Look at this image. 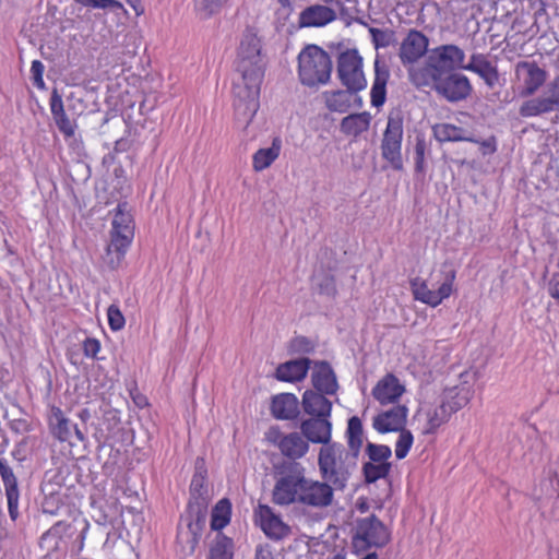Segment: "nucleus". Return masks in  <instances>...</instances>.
Masks as SVG:
<instances>
[{"mask_svg": "<svg viewBox=\"0 0 559 559\" xmlns=\"http://www.w3.org/2000/svg\"><path fill=\"white\" fill-rule=\"evenodd\" d=\"M265 58L261 40L253 28H247L241 37L237 55L236 70L240 74L235 81L234 108L236 118L246 126L259 109V95L264 76Z\"/></svg>", "mask_w": 559, "mask_h": 559, "instance_id": "obj_1", "label": "nucleus"}, {"mask_svg": "<svg viewBox=\"0 0 559 559\" xmlns=\"http://www.w3.org/2000/svg\"><path fill=\"white\" fill-rule=\"evenodd\" d=\"M464 51L456 45H441L428 51L423 66L408 69L409 80L417 87L431 84V80L462 69Z\"/></svg>", "mask_w": 559, "mask_h": 559, "instance_id": "obj_2", "label": "nucleus"}, {"mask_svg": "<svg viewBox=\"0 0 559 559\" xmlns=\"http://www.w3.org/2000/svg\"><path fill=\"white\" fill-rule=\"evenodd\" d=\"M358 456L340 443L322 447L318 455V465L321 477L336 490L346 487L347 481L357 467Z\"/></svg>", "mask_w": 559, "mask_h": 559, "instance_id": "obj_3", "label": "nucleus"}, {"mask_svg": "<svg viewBox=\"0 0 559 559\" xmlns=\"http://www.w3.org/2000/svg\"><path fill=\"white\" fill-rule=\"evenodd\" d=\"M306 484V468L301 464L283 465L272 490V501L282 507L301 504Z\"/></svg>", "mask_w": 559, "mask_h": 559, "instance_id": "obj_4", "label": "nucleus"}, {"mask_svg": "<svg viewBox=\"0 0 559 559\" xmlns=\"http://www.w3.org/2000/svg\"><path fill=\"white\" fill-rule=\"evenodd\" d=\"M332 60L326 51L317 45L306 46L298 56V73L304 85L314 86L330 80Z\"/></svg>", "mask_w": 559, "mask_h": 559, "instance_id": "obj_5", "label": "nucleus"}, {"mask_svg": "<svg viewBox=\"0 0 559 559\" xmlns=\"http://www.w3.org/2000/svg\"><path fill=\"white\" fill-rule=\"evenodd\" d=\"M132 216L124 211L121 205L112 219L111 240L107 246L105 262L111 267L117 269L130 246L133 238Z\"/></svg>", "mask_w": 559, "mask_h": 559, "instance_id": "obj_6", "label": "nucleus"}, {"mask_svg": "<svg viewBox=\"0 0 559 559\" xmlns=\"http://www.w3.org/2000/svg\"><path fill=\"white\" fill-rule=\"evenodd\" d=\"M337 75L346 88L359 92L366 88L367 80L362 71V58L356 49H347L337 59Z\"/></svg>", "mask_w": 559, "mask_h": 559, "instance_id": "obj_7", "label": "nucleus"}, {"mask_svg": "<svg viewBox=\"0 0 559 559\" xmlns=\"http://www.w3.org/2000/svg\"><path fill=\"white\" fill-rule=\"evenodd\" d=\"M403 138V119L399 115H390L386 129L381 143L382 157L386 159L395 170L403 168L401 154Z\"/></svg>", "mask_w": 559, "mask_h": 559, "instance_id": "obj_8", "label": "nucleus"}, {"mask_svg": "<svg viewBox=\"0 0 559 559\" xmlns=\"http://www.w3.org/2000/svg\"><path fill=\"white\" fill-rule=\"evenodd\" d=\"M390 540V534L383 523L376 516L370 515L357 522L354 537L355 547H382Z\"/></svg>", "mask_w": 559, "mask_h": 559, "instance_id": "obj_9", "label": "nucleus"}, {"mask_svg": "<svg viewBox=\"0 0 559 559\" xmlns=\"http://www.w3.org/2000/svg\"><path fill=\"white\" fill-rule=\"evenodd\" d=\"M429 86L451 103L467 98L472 92L469 80L455 71L431 80Z\"/></svg>", "mask_w": 559, "mask_h": 559, "instance_id": "obj_10", "label": "nucleus"}, {"mask_svg": "<svg viewBox=\"0 0 559 559\" xmlns=\"http://www.w3.org/2000/svg\"><path fill=\"white\" fill-rule=\"evenodd\" d=\"M551 111H559V75L548 83L542 96L524 102L519 110L522 117L540 116Z\"/></svg>", "mask_w": 559, "mask_h": 559, "instance_id": "obj_11", "label": "nucleus"}, {"mask_svg": "<svg viewBox=\"0 0 559 559\" xmlns=\"http://www.w3.org/2000/svg\"><path fill=\"white\" fill-rule=\"evenodd\" d=\"M455 280V271L451 270L445 274L443 283L437 290L428 288L426 281L415 277L411 280V288L416 300L437 307L452 293V285Z\"/></svg>", "mask_w": 559, "mask_h": 559, "instance_id": "obj_12", "label": "nucleus"}, {"mask_svg": "<svg viewBox=\"0 0 559 559\" xmlns=\"http://www.w3.org/2000/svg\"><path fill=\"white\" fill-rule=\"evenodd\" d=\"M515 78L521 83L520 96L534 95L547 80V72L534 61H520L515 66Z\"/></svg>", "mask_w": 559, "mask_h": 559, "instance_id": "obj_13", "label": "nucleus"}, {"mask_svg": "<svg viewBox=\"0 0 559 559\" xmlns=\"http://www.w3.org/2000/svg\"><path fill=\"white\" fill-rule=\"evenodd\" d=\"M267 439L277 445L284 456L290 460L301 459L309 450V442L302 433L290 432L283 435L280 430L272 429L267 435Z\"/></svg>", "mask_w": 559, "mask_h": 559, "instance_id": "obj_14", "label": "nucleus"}, {"mask_svg": "<svg viewBox=\"0 0 559 559\" xmlns=\"http://www.w3.org/2000/svg\"><path fill=\"white\" fill-rule=\"evenodd\" d=\"M429 39L421 32L411 29L407 36L403 39L399 57L404 66L409 68L415 67L414 64L428 52Z\"/></svg>", "mask_w": 559, "mask_h": 559, "instance_id": "obj_15", "label": "nucleus"}, {"mask_svg": "<svg viewBox=\"0 0 559 559\" xmlns=\"http://www.w3.org/2000/svg\"><path fill=\"white\" fill-rule=\"evenodd\" d=\"M336 490L326 480L320 481L307 477V484L301 504L311 508H326L333 502V491Z\"/></svg>", "mask_w": 559, "mask_h": 559, "instance_id": "obj_16", "label": "nucleus"}, {"mask_svg": "<svg viewBox=\"0 0 559 559\" xmlns=\"http://www.w3.org/2000/svg\"><path fill=\"white\" fill-rule=\"evenodd\" d=\"M257 516L262 531L269 538L280 540L290 534V527L282 521L280 515L274 513L271 507L259 504Z\"/></svg>", "mask_w": 559, "mask_h": 559, "instance_id": "obj_17", "label": "nucleus"}, {"mask_svg": "<svg viewBox=\"0 0 559 559\" xmlns=\"http://www.w3.org/2000/svg\"><path fill=\"white\" fill-rule=\"evenodd\" d=\"M408 408L405 405L393 406L373 417L372 426L380 433L401 431L405 428Z\"/></svg>", "mask_w": 559, "mask_h": 559, "instance_id": "obj_18", "label": "nucleus"}, {"mask_svg": "<svg viewBox=\"0 0 559 559\" xmlns=\"http://www.w3.org/2000/svg\"><path fill=\"white\" fill-rule=\"evenodd\" d=\"M49 428L52 436L61 442H69L72 444L73 437H75L80 442L84 441V433L76 425H72L58 407H52L51 409V414L49 416Z\"/></svg>", "mask_w": 559, "mask_h": 559, "instance_id": "obj_19", "label": "nucleus"}, {"mask_svg": "<svg viewBox=\"0 0 559 559\" xmlns=\"http://www.w3.org/2000/svg\"><path fill=\"white\" fill-rule=\"evenodd\" d=\"M329 417H311L301 421L300 430L308 442L321 443L323 447L331 444L332 424Z\"/></svg>", "mask_w": 559, "mask_h": 559, "instance_id": "obj_20", "label": "nucleus"}, {"mask_svg": "<svg viewBox=\"0 0 559 559\" xmlns=\"http://www.w3.org/2000/svg\"><path fill=\"white\" fill-rule=\"evenodd\" d=\"M335 19L336 13L333 9L322 4H313L300 12L298 24L299 27H322Z\"/></svg>", "mask_w": 559, "mask_h": 559, "instance_id": "obj_21", "label": "nucleus"}, {"mask_svg": "<svg viewBox=\"0 0 559 559\" xmlns=\"http://www.w3.org/2000/svg\"><path fill=\"white\" fill-rule=\"evenodd\" d=\"M71 535V525L59 521L41 536L39 545L47 554L60 551L66 547L67 538Z\"/></svg>", "mask_w": 559, "mask_h": 559, "instance_id": "obj_22", "label": "nucleus"}, {"mask_svg": "<svg viewBox=\"0 0 559 559\" xmlns=\"http://www.w3.org/2000/svg\"><path fill=\"white\" fill-rule=\"evenodd\" d=\"M405 392L399 379L389 373L383 377L372 390L373 397L382 405L394 403Z\"/></svg>", "mask_w": 559, "mask_h": 559, "instance_id": "obj_23", "label": "nucleus"}, {"mask_svg": "<svg viewBox=\"0 0 559 559\" xmlns=\"http://www.w3.org/2000/svg\"><path fill=\"white\" fill-rule=\"evenodd\" d=\"M468 377L469 374L467 372L461 373V379H463L461 385H456L444 391V397L442 401L448 404L452 414L467 405L473 396L474 391L472 385L468 383Z\"/></svg>", "mask_w": 559, "mask_h": 559, "instance_id": "obj_24", "label": "nucleus"}, {"mask_svg": "<svg viewBox=\"0 0 559 559\" xmlns=\"http://www.w3.org/2000/svg\"><path fill=\"white\" fill-rule=\"evenodd\" d=\"M313 386L321 393L335 394L338 384L336 376L326 361L316 362L312 372Z\"/></svg>", "mask_w": 559, "mask_h": 559, "instance_id": "obj_25", "label": "nucleus"}, {"mask_svg": "<svg viewBox=\"0 0 559 559\" xmlns=\"http://www.w3.org/2000/svg\"><path fill=\"white\" fill-rule=\"evenodd\" d=\"M462 69L477 73L489 87H493L499 80L497 68L481 53L472 55L469 62L463 63Z\"/></svg>", "mask_w": 559, "mask_h": 559, "instance_id": "obj_26", "label": "nucleus"}, {"mask_svg": "<svg viewBox=\"0 0 559 559\" xmlns=\"http://www.w3.org/2000/svg\"><path fill=\"white\" fill-rule=\"evenodd\" d=\"M272 415L277 419H294L299 414V402L292 393H282L273 397Z\"/></svg>", "mask_w": 559, "mask_h": 559, "instance_id": "obj_27", "label": "nucleus"}, {"mask_svg": "<svg viewBox=\"0 0 559 559\" xmlns=\"http://www.w3.org/2000/svg\"><path fill=\"white\" fill-rule=\"evenodd\" d=\"M357 92L346 88L345 91H334L325 93V105L331 111L346 112L353 104L357 107H361L362 100L356 95Z\"/></svg>", "mask_w": 559, "mask_h": 559, "instance_id": "obj_28", "label": "nucleus"}, {"mask_svg": "<svg viewBox=\"0 0 559 559\" xmlns=\"http://www.w3.org/2000/svg\"><path fill=\"white\" fill-rule=\"evenodd\" d=\"M452 412L449 409L448 404L443 401L436 407L418 411L416 417L425 416L426 425L423 433H433L441 425L447 423L451 417Z\"/></svg>", "mask_w": 559, "mask_h": 559, "instance_id": "obj_29", "label": "nucleus"}, {"mask_svg": "<svg viewBox=\"0 0 559 559\" xmlns=\"http://www.w3.org/2000/svg\"><path fill=\"white\" fill-rule=\"evenodd\" d=\"M389 76L388 67L377 58L374 60V80L370 92L372 106L380 107L384 104Z\"/></svg>", "mask_w": 559, "mask_h": 559, "instance_id": "obj_30", "label": "nucleus"}, {"mask_svg": "<svg viewBox=\"0 0 559 559\" xmlns=\"http://www.w3.org/2000/svg\"><path fill=\"white\" fill-rule=\"evenodd\" d=\"M310 362L309 358H300L281 364L276 369V378L286 382L300 381L307 376Z\"/></svg>", "mask_w": 559, "mask_h": 559, "instance_id": "obj_31", "label": "nucleus"}, {"mask_svg": "<svg viewBox=\"0 0 559 559\" xmlns=\"http://www.w3.org/2000/svg\"><path fill=\"white\" fill-rule=\"evenodd\" d=\"M324 393L308 390L302 396L305 413L312 417L330 416L332 403L323 395Z\"/></svg>", "mask_w": 559, "mask_h": 559, "instance_id": "obj_32", "label": "nucleus"}, {"mask_svg": "<svg viewBox=\"0 0 559 559\" xmlns=\"http://www.w3.org/2000/svg\"><path fill=\"white\" fill-rule=\"evenodd\" d=\"M50 110L53 120L66 138H72L74 135V124L67 117L61 95L57 90H53L50 97Z\"/></svg>", "mask_w": 559, "mask_h": 559, "instance_id": "obj_33", "label": "nucleus"}, {"mask_svg": "<svg viewBox=\"0 0 559 559\" xmlns=\"http://www.w3.org/2000/svg\"><path fill=\"white\" fill-rule=\"evenodd\" d=\"M371 115L367 111L352 114L341 121V131L346 135L358 136L369 129Z\"/></svg>", "mask_w": 559, "mask_h": 559, "instance_id": "obj_34", "label": "nucleus"}, {"mask_svg": "<svg viewBox=\"0 0 559 559\" xmlns=\"http://www.w3.org/2000/svg\"><path fill=\"white\" fill-rule=\"evenodd\" d=\"M187 521V527L201 536L206 521L205 498L197 500L194 503H189V516Z\"/></svg>", "mask_w": 559, "mask_h": 559, "instance_id": "obj_35", "label": "nucleus"}, {"mask_svg": "<svg viewBox=\"0 0 559 559\" xmlns=\"http://www.w3.org/2000/svg\"><path fill=\"white\" fill-rule=\"evenodd\" d=\"M346 435L348 452L358 456L364 442V429L361 420L357 416L349 418Z\"/></svg>", "mask_w": 559, "mask_h": 559, "instance_id": "obj_36", "label": "nucleus"}, {"mask_svg": "<svg viewBox=\"0 0 559 559\" xmlns=\"http://www.w3.org/2000/svg\"><path fill=\"white\" fill-rule=\"evenodd\" d=\"M281 151V142L274 139L272 146L267 148H260L253 155V168L261 171L271 166V164L278 157Z\"/></svg>", "mask_w": 559, "mask_h": 559, "instance_id": "obj_37", "label": "nucleus"}, {"mask_svg": "<svg viewBox=\"0 0 559 559\" xmlns=\"http://www.w3.org/2000/svg\"><path fill=\"white\" fill-rule=\"evenodd\" d=\"M231 503L227 498L221 499L212 510L211 528L219 531L230 521Z\"/></svg>", "mask_w": 559, "mask_h": 559, "instance_id": "obj_38", "label": "nucleus"}, {"mask_svg": "<svg viewBox=\"0 0 559 559\" xmlns=\"http://www.w3.org/2000/svg\"><path fill=\"white\" fill-rule=\"evenodd\" d=\"M435 138L439 142L447 141H471V138L465 135V131L450 123H438L433 127Z\"/></svg>", "mask_w": 559, "mask_h": 559, "instance_id": "obj_39", "label": "nucleus"}, {"mask_svg": "<svg viewBox=\"0 0 559 559\" xmlns=\"http://www.w3.org/2000/svg\"><path fill=\"white\" fill-rule=\"evenodd\" d=\"M200 535L193 531L186 528H179L177 535L178 552L182 558L191 556L199 543Z\"/></svg>", "mask_w": 559, "mask_h": 559, "instance_id": "obj_40", "label": "nucleus"}, {"mask_svg": "<svg viewBox=\"0 0 559 559\" xmlns=\"http://www.w3.org/2000/svg\"><path fill=\"white\" fill-rule=\"evenodd\" d=\"M233 540L224 535H217L211 549L209 559H233Z\"/></svg>", "mask_w": 559, "mask_h": 559, "instance_id": "obj_41", "label": "nucleus"}, {"mask_svg": "<svg viewBox=\"0 0 559 559\" xmlns=\"http://www.w3.org/2000/svg\"><path fill=\"white\" fill-rule=\"evenodd\" d=\"M365 479L367 483H374L380 478H384L391 471V463H373L367 462L362 467Z\"/></svg>", "mask_w": 559, "mask_h": 559, "instance_id": "obj_42", "label": "nucleus"}, {"mask_svg": "<svg viewBox=\"0 0 559 559\" xmlns=\"http://www.w3.org/2000/svg\"><path fill=\"white\" fill-rule=\"evenodd\" d=\"M366 454L369 457V462L373 463H389L388 460L392 455L390 447L383 444L367 443Z\"/></svg>", "mask_w": 559, "mask_h": 559, "instance_id": "obj_43", "label": "nucleus"}, {"mask_svg": "<svg viewBox=\"0 0 559 559\" xmlns=\"http://www.w3.org/2000/svg\"><path fill=\"white\" fill-rule=\"evenodd\" d=\"M399 432H400V436H399V439L395 444V456L399 460H402L407 455V453L413 444L414 438H413L412 432L405 428Z\"/></svg>", "mask_w": 559, "mask_h": 559, "instance_id": "obj_44", "label": "nucleus"}, {"mask_svg": "<svg viewBox=\"0 0 559 559\" xmlns=\"http://www.w3.org/2000/svg\"><path fill=\"white\" fill-rule=\"evenodd\" d=\"M227 0H195V9L202 17L217 13Z\"/></svg>", "mask_w": 559, "mask_h": 559, "instance_id": "obj_45", "label": "nucleus"}, {"mask_svg": "<svg viewBox=\"0 0 559 559\" xmlns=\"http://www.w3.org/2000/svg\"><path fill=\"white\" fill-rule=\"evenodd\" d=\"M108 323L111 330L119 331L124 326L126 320L116 305H110L107 309Z\"/></svg>", "mask_w": 559, "mask_h": 559, "instance_id": "obj_46", "label": "nucleus"}, {"mask_svg": "<svg viewBox=\"0 0 559 559\" xmlns=\"http://www.w3.org/2000/svg\"><path fill=\"white\" fill-rule=\"evenodd\" d=\"M5 497L8 500L9 515L12 521H15L19 518V487L5 490Z\"/></svg>", "mask_w": 559, "mask_h": 559, "instance_id": "obj_47", "label": "nucleus"}, {"mask_svg": "<svg viewBox=\"0 0 559 559\" xmlns=\"http://www.w3.org/2000/svg\"><path fill=\"white\" fill-rule=\"evenodd\" d=\"M0 476L2 478L5 490L19 487L17 479L12 468L4 460H0Z\"/></svg>", "mask_w": 559, "mask_h": 559, "instance_id": "obj_48", "label": "nucleus"}, {"mask_svg": "<svg viewBox=\"0 0 559 559\" xmlns=\"http://www.w3.org/2000/svg\"><path fill=\"white\" fill-rule=\"evenodd\" d=\"M76 3L84 7L95 9H123V5L118 0H74Z\"/></svg>", "mask_w": 559, "mask_h": 559, "instance_id": "obj_49", "label": "nucleus"}, {"mask_svg": "<svg viewBox=\"0 0 559 559\" xmlns=\"http://www.w3.org/2000/svg\"><path fill=\"white\" fill-rule=\"evenodd\" d=\"M369 33L371 34L372 41H373L376 48L388 47L392 43V37H393L392 32H386V31L371 27V28H369Z\"/></svg>", "mask_w": 559, "mask_h": 559, "instance_id": "obj_50", "label": "nucleus"}, {"mask_svg": "<svg viewBox=\"0 0 559 559\" xmlns=\"http://www.w3.org/2000/svg\"><path fill=\"white\" fill-rule=\"evenodd\" d=\"M204 481L205 476L202 472L199 471V467H197V472L191 480L190 490L193 496L198 495V500H201L203 498V493L205 492Z\"/></svg>", "mask_w": 559, "mask_h": 559, "instance_id": "obj_51", "label": "nucleus"}, {"mask_svg": "<svg viewBox=\"0 0 559 559\" xmlns=\"http://www.w3.org/2000/svg\"><path fill=\"white\" fill-rule=\"evenodd\" d=\"M318 287L321 294L333 296L336 293L335 280L333 276L325 274L318 282Z\"/></svg>", "mask_w": 559, "mask_h": 559, "instance_id": "obj_52", "label": "nucleus"}, {"mask_svg": "<svg viewBox=\"0 0 559 559\" xmlns=\"http://www.w3.org/2000/svg\"><path fill=\"white\" fill-rule=\"evenodd\" d=\"M426 143L423 139H417L415 145V168L417 171H424V157Z\"/></svg>", "mask_w": 559, "mask_h": 559, "instance_id": "obj_53", "label": "nucleus"}, {"mask_svg": "<svg viewBox=\"0 0 559 559\" xmlns=\"http://www.w3.org/2000/svg\"><path fill=\"white\" fill-rule=\"evenodd\" d=\"M44 69V64L39 60H34L32 62L31 72L33 74V81L34 84L39 88H43L45 86L43 80Z\"/></svg>", "mask_w": 559, "mask_h": 559, "instance_id": "obj_54", "label": "nucleus"}, {"mask_svg": "<svg viewBox=\"0 0 559 559\" xmlns=\"http://www.w3.org/2000/svg\"><path fill=\"white\" fill-rule=\"evenodd\" d=\"M292 347L294 348V350L300 353H310L313 350V344L307 337L304 336L294 338V341L292 342Z\"/></svg>", "mask_w": 559, "mask_h": 559, "instance_id": "obj_55", "label": "nucleus"}, {"mask_svg": "<svg viewBox=\"0 0 559 559\" xmlns=\"http://www.w3.org/2000/svg\"><path fill=\"white\" fill-rule=\"evenodd\" d=\"M100 349V344L96 338H86L83 342V352L85 356L95 358Z\"/></svg>", "mask_w": 559, "mask_h": 559, "instance_id": "obj_56", "label": "nucleus"}, {"mask_svg": "<svg viewBox=\"0 0 559 559\" xmlns=\"http://www.w3.org/2000/svg\"><path fill=\"white\" fill-rule=\"evenodd\" d=\"M43 512L48 514H58V511L60 509L59 507V500L55 496H50L45 498V500L41 503Z\"/></svg>", "mask_w": 559, "mask_h": 559, "instance_id": "obj_57", "label": "nucleus"}, {"mask_svg": "<svg viewBox=\"0 0 559 559\" xmlns=\"http://www.w3.org/2000/svg\"><path fill=\"white\" fill-rule=\"evenodd\" d=\"M254 559H274V557L267 545H259L255 548Z\"/></svg>", "mask_w": 559, "mask_h": 559, "instance_id": "obj_58", "label": "nucleus"}, {"mask_svg": "<svg viewBox=\"0 0 559 559\" xmlns=\"http://www.w3.org/2000/svg\"><path fill=\"white\" fill-rule=\"evenodd\" d=\"M11 429L16 433H24L28 431V424L24 419L13 420L11 423Z\"/></svg>", "mask_w": 559, "mask_h": 559, "instance_id": "obj_59", "label": "nucleus"}, {"mask_svg": "<svg viewBox=\"0 0 559 559\" xmlns=\"http://www.w3.org/2000/svg\"><path fill=\"white\" fill-rule=\"evenodd\" d=\"M68 108H69V110H74V111L81 110L83 108L82 99L75 98L74 94L72 93L68 97Z\"/></svg>", "mask_w": 559, "mask_h": 559, "instance_id": "obj_60", "label": "nucleus"}, {"mask_svg": "<svg viewBox=\"0 0 559 559\" xmlns=\"http://www.w3.org/2000/svg\"><path fill=\"white\" fill-rule=\"evenodd\" d=\"M132 9L135 11L136 15H141L144 12V9L141 4V0H126Z\"/></svg>", "mask_w": 559, "mask_h": 559, "instance_id": "obj_61", "label": "nucleus"}, {"mask_svg": "<svg viewBox=\"0 0 559 559\" xmlns=\"http://www.w3.org/2000/svg\"><path fill=\"white\" fill-rule=\"evenodd\" d=\"M277 2L281 4L282 10H284L287 15L293 12L292 0H277Z\"/></svg>", "mask_w": 559, "mask_h": 559, "instance_id": "obj_62", "label": "nucleus"}, {"mask_svg": "<svg viewBox=\"0 0 559 559\" xmlns=\"http://www.w3.org/2000/svg\"><path fill=\"white\" fill-rule=\"evenodd\" d=\"M362 559H378V555L376 552H370Z\"/></svg>", "mask_w": 559, "mask_h": 559, "instance_id": "obj_63", "label": "nucleus"}, {"mask_svg": "<svg viewBox=\"0 0 559 559\" xmlns=\"http://www.w3.org/2000/svg\"><path fill=\"white\" fill-rule=\"evenodd\" d=\"M334 559H344V558L341 556H335Z\"/></svg>", "mask_w": 559, "mask_h": 559, "instance_id": "obj_64", "label": "nucleus"}]
</instances>
